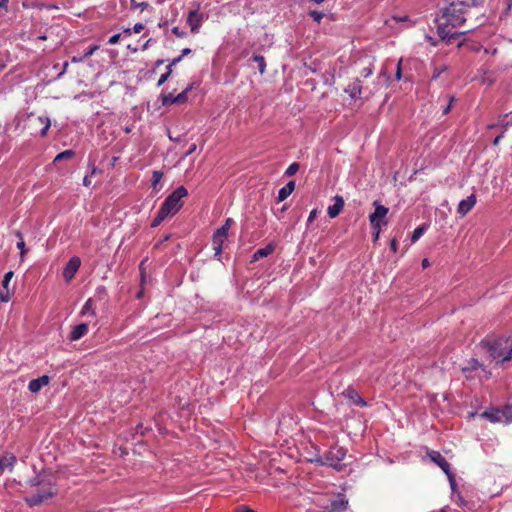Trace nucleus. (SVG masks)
Returning a JSON list of instances; mask_svg holds the SVG:
<instances>
[{
	"mask_svg": "<svg viewBox=\"0 0 512 512\" xmlns=\"http://www.w3.org/2000/svg\"><path fill=\"white\" fill-rule=\"evenodd\" d=\"M299 167H300L299 163H297V162L291 163L288 166V168L286 169L285 175L286 176H293L294 174H296L298 172Z\"/></svg>",
	"mask_w": 512,
	"mask_h": 512,
	"instance_id": "nucleus-31",
	"label": "nucleus"
},
{
	"mask_svg": "<svg viewBox=\"0 0 512 512\" xmlns=\"http://www.w3.org/2000/svg\"><path fill=\"white\" fill-rule=\"evenodd\" d=\"M344 207V200L341 196L334 197V204L328 207L327 213L330 218L337 217Z\"/></svg>",
	"mask_w": 512,
	"mask_h": 512,
	"instance_id": "nucleus-20",
	"label": "nucleus"
},
{
	"mask_svg": "<svg viewBox=\"0 0 512 512\" xmlns=\"http://www.w3.org/2000/svg\"><path fill=\"white\" fill-rule=\"evenodd\" d=\"M172 73L171 65L167 66V72L162 74L158 80L157 86H162Z\"/></svg>",
	"mask_w": 512,
	"mask_h": 512,
	"instance_id": "nucleus-34",
	"label": "nucleus"
},
{
	"mask_svg": "<svg viewBox=\"0 0 512 512\" xmlns=\"http://www.w3.org/2000/svg\"><path fill=\"white\" fill-rule=\"evenodd\" d=\"M476 204V196L474 194H471L466 199H463L459 202L457 207V212L461 216H465L468 212L472 210V208Z\"/></svg>",
	"mask_w": 512,
	"mask_h": 512,
	"instance_id": "nucleus-16",
	"label": "nucleus"
},
{
	"mask_svg": "<svg viewBox=\"0 0 512 512\" xmlns=\"http://www.w3.org/2000/svg\"><path fill=\"white\" fill-rule=\"evenodd\" d=\"M373 72V69L371 66H368V67H364L361 71H360V75L364 78H367L369 77Z\"/></svg>",
	"mask_w": 512,
	"mask_h": 512,
	"instance_id": "nucleus-40",
	"label": "nucleus"
},
{
	"mask_svg": "<svg viewBox=\"0 0 512 512\" xmlns=\"http://www.w3.org/2000/svg\"><path fill=\"white\" fill-rule=\"evenodd\" d=\"M496 127H500V126H499V121H498L497 123L489 124V125L487 126V128H488V129H494V128H496Z\"/></svg>",
	"mask_w": 512,
	"mask_h": 512,
	"instance_id": "nucleus-62",
	"label": "nucleus"
},
{
	"mask_svg": "<svg viewBox=\"0 0 512 512\" xmlns=\"http://www.w3.org/2000/svg\"><path fill=\"white\" fill-rule=\"evenodd\" d=\"M90 313L92 316H95L96 313H95V309H94V302L91 298H89L85 304L83 305L82 309H81V314L82 315H86Z\"/></svg>",
	"mask_w": 512,
	"mask_h": 512,
	"instance_id": "nucleus-26",
	"label": "nucleus"
},
{
	"mask_svg": "<svg viewBox=\"0 0 512 512\" xmlns=\"http://www.w3.org/2000/svg\"><path fill=\"white\" fill-rule=\"evenodd\" d=\"M372 229H373V242H377L380 237L382 228H372Z\"/></svg>",
	"mask_w": 512,
	"mask_h": 512,
	"instance_id": "nucleus-43",
	"label": "nucleus"
},
{
	"mask_svg": "<svg viewBox=\"0 0 512 512\" xmlns=\"http://www.w3.org/2000/svg\"><path fill=\"white\" fill-rule=\"evenodd\" d=\"M509 341V338L503 336L486 337L481 340L480 346L496 361V365L502 366L505 362L509 361L504 359L509 349Z\"/></svg>",
	"mask_w": 512,
	"mask_h": 512,
	"instance_id": "nucleus-3",
	"label": "nucleus"
},
{
	"mask_svg": "<svg viewBox=\"0 0 512 512\" xmlns=\"http://www.w3.org/2000/svg\"><path fill=\"white\" fill-rule=\"evenodd\" d=\"M87 333H88V324L80 323L72 328L68 339L70 341H76V340L81 339Z\"/></svg>",
	"mask_w": 512,
	"mask_h": 512,
	"instance_id": "nucleus-19",
	"label": "nucleus"
},
{
	"mask_svg": "<svg viewBox=\"0 0 512 512\" xmlns=\"http://www.w3.org/2000/svg\"><path fill=\"white\" fill-rule=\"evenodd\" d=\"M373 206L375 208L374 212L369 215L371 228H382L383 226H386L388 223L387 214L389 209L382 205L378 200L373 202Z\"/></svg>",
	"mask_w": 512,
	"mask_h": 512,
	"instance_id": "nucleus-6",
	"label": "nucleus"
},
{
	"mask_svg": "<svg viewBox=\"0 0 512 512\" xmlns=\"http://www.w3.org/2000/svg\"><path fill=\"white\" fill-rule=\"evenodd\" d=\"M27 126L32 135H40L43 137L47 134V131L51 126V121L46 116H35L34 114H31L28 116Z\"/></svg>",
	"mask_w": 512,
	"mask_h": 512,
	"instance_id": "nucleus-5",
	"label": "nucleus"
},
{
	"mask_svg": "<svg viewBox=\"0 0 512 512\" xmlns=\"http://www.w3.org/2000/svg\"><path fill=\"white\" fill-rule=\"evenodd\" d=\"M392 20L396 21V22H404V21H408V16H393L392 17Z\"/></svg>",
	"mask_w": 512,
	"mask_h": 512,
	"instance_id": "nucleus-51",
	"label": "nucleus"
},
{
	"mask_svg": "<svg viewBox=\"0 0 512 512\" xmlns=\"http://www.w3.org/2000/svg\"><path fill=\"white\" fill-rule=\"evenodd\" d=\"M224 244V226L219 227L212 238V245L215 251V256H218V260L221 261L222 247Z\"/></svg>",
	"mask_w": 512,
	"mask_h": 512,
	"instance_id": "nucleus-15",
	"label": "nucleus"
},
{
	"mask_svg": "<svg viewBox=\"0 0 512 512\" xmlns=\"http://www.w3.org/2000/svg\"><path fill=\"white\" fill-rule=\"evenodd\" d=\"M503 134H504V133L502 132L501 134H499L498 136H496V137H495V139H494V141H493V144H494L495 146H497V145L500 143L501 139L503 138Z\"/></svg>",
	"mask_w": 512,
	"mask_h": 512,
	"instance_id": "nucleus-57",
	"label": "nucleus"
},
{
	"mask_svg": "<svg viewBox=\"0 0 512 512\" xmlns=\"http://www.w3.org/2000/svg\"><path fill=\"white\" fill-rule=\"evenodd\" d=\"M499 126L503 129V133L512 126V117L510 114H505L499 117Z\"/></svg>",
	"mask_w": 512,
	"mask_h": 512,
	"instance_id": "nucleus-25",
	"label": "nucleus"
},
{
	"mask_svg": "<svg viewBox=\"0 0 512 512\" xmlns=\"http://www.w3.org/2000/svg\"><path fill=\"white\" fill-rule=\"evenodd\" d=\"M188 194L184 186L177 187L162 203L156 217L151 223V227L159 226L167 217L175 215L183 206L182 198Z\"/></svg>",
	"mask_w": 512,
	"mask_h": 512,
	"instance_id": "nucleus-2",
	"label": "nucleus"
},
{
	"mask_svg": "<svg viewBox=\"0 0 512 512\" xmlns=\"http://www.w3.org/2000/svg\"><path fill=\"white\" fill-rule=\"evenodd\" d=\"M172 33L175 34L179 38H183L186 35L185 32L179 31L178 27H173Z\"/></svg>",
	"mask_w": 512,
	"mask_h": 512,
	"instance_id": "nucleus-47",
	"label": "nucleus"
},
{
	"mask_svg": "<svg viewBox=\"0 0 512 512\" xmlns=\"http://www.w3.org/2000/svg\"><path fill=\"white\" fill-rule=\"evenodd\" d=\"M453 101H454V97H450L448 105L443 109V113H442L443 115H447L450 112L451 105H452Z\"/></svg>",
	"mask_w": 512,
	"mask_h": 512,
	"instance_id": "nucleus-44",
	"label": "nucleus"
},
{
	"mask_svg": "<svg viewBox=\"0 0 512 512\" xmlns=\"http://www.w3.org/2000/svg\"><path fill=\"white\" fill-rule=\"evenodd\" d=\"M56 494V489L52 486L38 490L27 498L30 506L39 505Z\"/></svg>",
	"mask_w": 512,
	"mask_h": 512,
	"instance_id": "nucleus-8",
	"label": "nucleus"
},
{
	"mask_svg": "<svg viewBox=\"0 0 512 512\" xmlns=\"http://www.w3.org/2000/svg\"><path fill=\"white\" fill-rule=\"evenodd\" d=\"M17 248L20 249V257H21V260H23L24 258V255L27 253V249L25 247V242L23 239H21L18 243H17Z\"/></svg>",
	"mask_w": 512,
	"mask_h": 512,
	"instance_id": "nucleus-39",
	"label": "nucleus"
},
{
	"mask_svg": "<svg viewBox=\"0 0 512 512\" xmlns=\"http://www.w3.org/2000/svg\"><path fill=\"white\" fill-rule=\"evenodd\" d=\"M97 172H98V169L95 167V165H92L91 176L95 175Z\"/></svg>",
	"mask_w": 512,
	"mask_h": 512,
	"instance_id": "nucleus-63",
	"label": "nucleus"
},
{
	"mask_svg": "<svg viewBox=\"0 0 512 512\" xmlns=\"http://www.w3.org/2000/svg\"><path fill=\"white\" fill-rule=\"evenodd\" d=\"M275 250V245L273 243H269L263 248L257 249L252 257V261H258L261 258L267 257L272 254Z\"/></svg>",
	"mask_w": 512,
	"mask_h": 512,
	"instance_id": "nucleus-22",
	"label": "nucleus"
},
{
	"mask_svg": "<svg viewBox=\"0 0 512 512\" xmlns=\"http://www.w3.org/2000/svg\"><path fill=\"white\" fill-rule=\"evenodd\" d=\"M15 235L19 238V240L23 239V235L20 231H16Z\"/></svg>",
	"mask_w": 512,
	"mask_h": 512,
	"instance_id": "nucleus-64",
	"label": "nucleus"
},
{
	"mask_svg": "<svg viewBox=\"0 0 512 512\" xmlns=\"http://www.w3.org/2000/svg\"><path fill=\"white\" fill-rule=\"evenodd\" d=\"M316 215H317V210L316 209L312 210L310 212V214H309V217H308V223L313 222V220L315 219Z\"/></svg>",
	"mask_w": 512,
	"mask_h": 512,
	"instance_id": "nucleus-52",
	"label": "nucleus"
},
{
	"mask_svg": "<svg viewBox=\"0 0 512 512\" xmlns=\"http://www.w3.org/2000/svg\"><path fill=\"white\" fill-rule=\"evenodd\" d=\"M233 512H255L253 509L249 508L248 506L241 505L235 508Z\"/></svg>",
	"mask_w": 512,
	"mask_h": 512,
	"instance_id": "nucleus-41",
	"label": "nucleus"
},
{
	"mask_svg": "<svg viewBox=\"0 0 512 512\" xmlns=\"http://www.w3.org/2000/svg\"><path fill=\"white\" fill-rule=\"evenodd\" d=\"M83 185L88 187L91 185V176L86 175L83 179Z\"/></svg>",
	"mask_w": 512,
	"mask_h": 512,
	"instance_id": "nucleus-56",
	"label": "nucleus"
},
{
	"mask_svg": "<svg viewBox=\"0 0 512 512\" xmlns=\"http://www.w3.org/2000/svg\"><path fill=\"white\" fill-rule=\"evenodd\" d=\"M189 53H191V49L185 48L182 50L181 56L183 57L185 55H188Z\"/></svg>",
	"mask_w": 512,
	"mask_h": 512,
	"instance_id": "nucleus-61",
	"label": "nucleus"
},
{
	"mask_svg": "<svg viewBox=\"0 0 512 512\" xmlns=\"http://www.w3.org/2000/svg\"><path fill=\"white\" fill-rule=\"evenodd\" d=\"M505 360H512V343H509V349L507 350V356Z\"/></svg>",
	"mask_w": 512,
	"mask_h": 512,
	"instance_id": "nucleus-53",
	"label": "nucleus"
},
{
	"mask_svg": "<svg viewBox=\"0 0 512 512\" xmlns=\"http://www.w3.org/2000/svg\"><path fill=\"white\" fill-rule=\"evenodd\" d=\"M481 417L488 419L492 423L501 422L502 420V410L498 408H491L489 410L484 411L481 414Z\"/></svg>",
	"mask_w": 512,
	"mask_h": 512,
	"instance_id": "nucleus-21",
	"label": "nucleus"
},
{
	"mask_svg": "<svg viewBox=\"0 0 512 512\" xmlns=\"http://www.w3.org/2000/svg\"><path fill=\"white\" fill-rule=\"evenodd\" d=\"M50 382V377L43 375L37 379H33L28 384V389L32 393H38L44 386H47Z\"/></svg>",
	"mask_w": 512,
	"mask_h": 512,
	"instance_id": "nucleus-18",
	"label": "nucleus"
},
{
	"mask_svg": "<svg viewBox=\"0 0 512 512\" xmlns=\"http://www.w3.org/2000/svg\"><path fill=\"white\" fill-rule=\"evenodd\" d=\"M143 29H144V24H142V23H136V24L133 26V31H134L135 33H140Z\"/></svg>",
	"mask_w": 512,
	"mask_h": 512,
	"instance_id": "nucleus-49",
	"label": "nucleus"
},
{
	"mask_svg": "<svg viewBox=\"0 0 512 512\" xmlns=\"http://www.w3.org/2000/svg\"><path fill=\"white\" fill-rule=\"evenodd\" d=\"M181 59H182V56L180 55L179 57L173 59L169 65H171V67H172V66L176 65L177 63H179L181 61Z\"/></svg>",
	"mask_w": 512,
	"mask_h": 512,
	"instance_id": "nucleus-59",
	"label": "nucleus"
},
{
	"mask_svg": "<svg viewBox=\"0 0 512 512\" xmlns=\"http://www.w3.org/2000/svg\"><path fill=\"white\" fill-rule=\"evenodd\" d=\"M189 90H190V87H187L185 90H183L177 96H175V103H177V104L185 103L187 101V92Z\"/></svg>",
	"mask_w": 512,
	"mask_h": 512,
	"instance_id": "nucleus-32",
	"label": "nucleus"
},
{
	"mask_svg": "<svg viewBox=\"0 0 512 512\" xmlns=\"http://www.w3.org/2000/svg\"><path fill=\"white\" fill-rule=\"evenodd\" d=\"M203 21V15L199 13L197 10H192L189 12L187 17V23L191 29V32H195L201 25Z\"/></svg>",
	"mask_w": 512,
	"mask_h": 512,
	"instance_id": "nucleus-17",
	"label": "nucleus"
},
{
	"mask_svg": "<svg viewBox=\"0 0 512 512\" xmlns=\"http://www.w3.org/2000/svg\"><path fill=\"white\" fill-rule=\"evenodd\" d=\"M348 508V499L342 494L338 493L333 499L329 501V504L323 507L327 512H344Z\"/></svg>",
	"mask_w": 512,
	"mask_h": 512,
	"instance_id": "nucleus-9",
	"label": "nucleus"
},
{
	"mask_svg": "<svg viewBox=\"0 0 512 512\" xmlns=\"http://www.w3.org/2000/svg\"><path fill=\"white\" fill-rule=\"evenodd\" d=\"M346 454L347 450L345 448L335 445L326 451L318 462L322 465L330 466L337 471H341L345 467V464H342L341 461L344 460Z\"/></svg>",
	"mask_w": 512,
	"mask_h": 512,
	"instance_id": "nucleus-4",
	"label": "nucleus"
},
{
	"mask_svg": "<svg viewBox=\"0 0 512 512\" xmlns=\"http://www.w3.org/2000/svg\"><path fill=\"white\" fill-rule=\"evenodd\" d=\"M478 369H481L485 373V376L487 379L490 378L491 372L487 371L485 369V367L475 358H471L467 362V365H465L461 368V371L465 374V377L467 380H471L474 378V376L472 375V372H474Z\"/></svg>",
	"mask_w": 512,
	"mask_h": 512,
	"instance_id": "nucleus-10",
	"label": "nucleus"
},
{
	"mask_svg": "<svg viewBox=\"0 0 512 512\" xmlns=\"http://www.w3.org/2000/svg\"><path fill=\"white\" fill-rule=\"evenodd\" d=\"M163 177V173L160 172V171H153L152 173V186L155 188L157 186V184L159 183V181L162 179Z\"/></svg>",
	"mask_w": 512,
	"mask_h": 512,
	"instance_id": "nucleus-35",
	"label": "nucleus"
},
{
	"mask_svg": "<svg viewBox=\"0 0 512 512\" xmlns=\"http://www.w3.org/2000/svg\"><path fill=\"white\" fill-rule=\"evenodd\" d=\"M197 149V146L195 143L191 144L190 147L188 148V150L185 152V156H189L191 155L192 153H194Z\"/></svg>",
	"mask_w": 512,
	"mask_h": 512,
	"instance_id": "nucleus-50",
	"label": "nucleus"
},
{
	"mask_svg": "<svg viewBox=\"0 0 512 512\" xmlns=\"http://www.w3.org/2000/svg\"><path fill=\"white\" fill-rule=\"evenodd\" d=\"M390 247H391V249L393 250V252H396V251H397V248H398V242H397V240H396V239H392V240H391Z\"/></svg>",
	"mask_w": 512,
	"mask_h": 512,
	"instance_id": "nucleus-54",
	"label": "nucleus"
},
{
	"mask_svg": "<svg viewBox=\"0 0 512 512\" xmlns=\"http://www.w3.org/2000/svg\"><path fill=\"white\" fill-rule=\"evenodd\" d=\"M68 66L69 63L67 61L63 63V68L62 71L58 74V78H60L62 75L66 73Z\"/></svg>",
	"mask_w": 512,
	"mask_h": 512,
	"instance_id": "nucleus-55",
	"label": "nucleus"
},
{
	"mask_svg": "<svg viewBox=\"0 0 512 512\" xmlns=\"http://www.w3.org/2000/svg\"><path fill=\"white\" fill-rule=\"evenodd\" d=\"M8 1L9 0H0V8L1 9H7V5H8Z\"/></svg>",
	"mask_w": 512,
	"mask_h": 512,
	"instance_id": "nucleus-58",
	"label": "nucleus"
},
{
	"mask_svg": "<svg viewBox=\"0 0 512 512\" xmlns=\"http://www.w3.org/2000/svg\"><path fill=\"white\" fill-rule=\"evenodd\" d=\"M429 456H430L431 460L434 463H436L443 470V472L448 476V478L450 480L451 488H452V490H454L456 483L454 480L453 473L450 472V464L448 463V461L440 454V452H437V451H432L431 453H429Z\"/></svg>",
	"mask_w": 512,
	"mask_h": 512,
	"instance_id": "nucleus-7",
	"label": "nucleus"
},
{
	"mask_svg": "<svg viewBox=\"0 0 512 512\" xmlns=\"http://www.w3.org/2000/svg\"><path fill=\"white\" fill-rule=\"evenodd\" d=\"M80 265L81 260L79 257L73 256L69 259L63 269V278L66 282H70L74 278L76 272L80 268Z\"/></svg>",
	"mask_w": 512,
	"mask_h": 512,
	"instance_id": "nucleus-11",
	"label": "nucleus"
},
{
	"mask_svg": "<svg viewBox=\"0 0 512 512\" xmlns=\"http://www.w3.org/2000/svg\"><path fill=\"white\" fill-rule=\"evenodd\" d=\"M427 229V225L426 224H423L421 226H418L414 231H413V234L411 236V242L412 243H415L416 241H418L420 239V237L424 234V232L426 231Z\"/></svg>",
	"mask_w": 512,
	"mask_h": 512,
	"instance_id": "nucleus-28",
	"label": "nucleus"
},
{
	"mask_svg": "<svg viewBox=\"0 0 512 512\" xmlns=\"http://www.w3.org/2000/svg\"><path fill=\"white\" fill-rule=\"evenodd\" d=\"M14 276L13 271H8L2 280V288L0 289V301L1 302H8L11 298V294L13 290L9 288V284L11 279Z\"/></svg>",
	"mask_w": 512,
	"mask_h": 512,
	"instance_id": "nucleus-14",
	"label": "nucleus"
},
{
	"mask_svg": "<svg viewBox=\"0 0 512 512\" xmlns=\"http://www.w3.org/2000/svg\"><path fill=\"white\" fill-rule=\"evenodd\" d=\"M251 60L255 63H257L258 70L261 75L265 73L266 69V62L263 56L260 55H254Z\"/></svg>",
	"mask_w": 512,
	"mask_h": 512,
	"instance_id": "nucleus-27",
	"label": "nucleus"
},
{
	"mask_svg": "<svg viewBox=\"0 0 512 512\" xmlns=\"http://www.w3.org/2000/svg\"><path fill=\"white\" fill-rule=\"evenodd\" d=\"M231 478L233 480H240L242 478V473L237 469L231 473Z\"/></svg>",
	"mask_w": 512,
	"mask_h": 512,
	"instance_id": "nucleus-48",
	"label": "nucleus"
},
{
	"mask_svg": "<svg viewBox=\"0 0 512 512\" xmlns=\"http://www.w3.org/2000/svg\"><path fill=\"white\" fill-rule=\"evenodd\" d=\"M502 415L505 418L506 422H512V405H507L502 409Z\"/></svg>",
	"mask_w": 512,
	"mask_h": 512,
	"instance_id": "nucleus-30",
	"label": "nucleus"
},
{
	"mask_svg": "<svg viewBox=\"0 0 512 512\" xmlns=\"http://www.w3.org/2000/svg\"><path fill=\"white\" fill-rule=\"evenodd\" d=\"M401 63H402V60H399V62L397 64V70H396V75H395L397 80H400L402 77Z\"/></svg>",
	"mask_w": 512,
	"mask_h": 512,
	"instance_id": "nucleus-46",
	"label": "nucleus"
},
{
	"mask_svg": "<svg viewBox=\"0 0 512 512\" xmlns=\"http://www.w3.org/2000/svg\"><path fill=\"white\" fill-rule=\"evenodd\" d=\"M309 15L313 18V20L317 23H320L323 19V13L319 11L312 10L309 12Z\"/></svg>",
	"mask_w": 512,
	"mask_h": 512,
	"instance_id": "nucleus-38",
	"label": "nucleus"
},
{
	"mask_svg": "<svg viewBox=\"0 0 512 512\" xmlns=\"http://www.w3.org/2000/svg\"><path fill=\"white\" fill-rule=\"evenodd\" d=\"M130 4H131V8L132 9H141V10L146 9L149 6V4L147 2H140L139 3L136 0H131Z\"/></svg>",
	"mask_w": 512,
	"mask_h": 512,
	"instance_id": "nucleus-36",
	"label": "nucleus"
},
{
	"mask_svg": "<svg viewBox=\"0 0 512 512\" xmlns=\"http://www.w3.org/2000/svg\"><path fill=\"white\" fill-rule=\"evenodd\" d=\"M75 155L73 150H65L61 153H59L54 161L64 160V159H71Z\"/></svg>",
	"mask_w": 512,
	"mask_h": 512,
	"instance_id": "nucleus-29",
	"label": "nucleus"
},
{
	"mask_svg": "<svg viewBox=\"0 0 512 512\" xmlns=\"http://www.w3.org/2000/svg\"><path fill=\"white\" fill-rule=\"evenodd\" d=\"M99 49V45H91L84 53V56H73L71 58L72 63L84 62L88 57L92 56Z\"/></svg>",
	"mask_w": 512,
	"mask_h": 512,
	"instance_id": "nucleus-24",
	"label": "nucleus"
},
{
	"mask_svg": "<svg viewBox=\"0 0 512 512\" xmlns=\"http://www.w3.org/2000/svg\"><path fill=\"white\" fill-rule=\"evenodd\" d=\"M421 265L423 268H427L430 265L429 260L427 258L423 259Z\"/></svg>",
	"mask_w": 512,
	"mask_h": 512,
	"instance_id": "nucleus-60",
	"label": "nucleus"
},
{
	"mask_svg": "<svg viewBox=\"0 0 512 512\" xmlns=\"http://www.w3.org/2000/svg\"><path fill=\"white\" fill-rule=\"evenodd\" d=\"M284 187H285L286 190L289 191L290 194H292V192L295 189V182L294 181H289Z\"/></svg>",
	"mask_w": 512,
	"mask_h": 512,
	"instance_id": "nucleus-45",
	"label": "nucleus"
},
{
	"mask_svg": "<svg viewBox=\"0 0 512 512\" xmlns=\"http://www.w3.org/2000/svg\"><path fill=\"white\" fill-rule=\"evenodd\" d=\"M17 462V458L12 453H7L4 456H0V471L6 468L12 469Z\"/></svg>",
	"mask_w": 512,
	"mask_h": 512,
	"instance_id": "nucleus-23",
	"label": "nucleus"
},
{
	"mask_svg": "<svg viewBox=\"0 0 512 512\" xmlns=\"http://www.w3.org/2000/svg\"><path fill=\"white\" fill-rule=\"evenodd\" d=\"M162 104L164 106L175 104V96L172 93H167L162 96Z\"/></svg>",
	"mask_w": 512,
	"mask_h": 512,
	"instance_id": "nucleus-33",
	"label": "nucleus"
},
{
	"mask_svg": "<svg viewBox=\"0 0 512 512\" xmlns=\"http://www.w3.org/2000/svg\"><path fill=\"white\" fill-rule=\"evenodd\" d=\"M121 34H115L109 38L108 43L111 45H115L119 42Z\"/></svg>",
	"mask_w": 512,
	"mask_h": 512,
	"instance_id": "nucleus-42",
	"label": "nucleus"
},
{
	"mask_svg": "<svg viewBox=\"0 0 512 512\" xmlns=\"http://www.w3.org/2000/svg\"><path fill=\"white\" fill-rule=\"evenodd\" d=\"M291 194L289 193L288 190L285 189V187H282L279 192H278V202H282L284 201L285 199H287Z\"/></svg>",
	"mask_w": 512,
	"mask_h": 512,
	"instance_id": "nucleus-37",
	"label": "nucleus"
},
{
	"mask_svg": "<svg viewBox=\"0 0 512 512\" xmlns=\"http://www.w3.org/2000/svg\"><path fill=\"white\" fill-rule=\"evenodd\" d=\"M479 5L477 0H457L451 2L442 11L440 23L437 28L442 40L457 39L465 32H453L451 28L461 27L470 17L471 8Z\"/></svg>",
	"mask_w": 512,
	"mask_h": 512,
	"instance_id": "nucleus-1",
	"label": "nucleus"
},
{
	"mask_svg": "<svg viewBox=\"0 0 512 512\" xmlns=\"http://www.w3.org/2000/svg\"><path fill=\"white\" fill-rule=\"evenodd\" d=\"M345 92L349 94L350 98L353 100L362 99L365 97L363 95L362 83L359 78H356L351 83H349L345 88Z\"/></svg>",
	"mask_w": 512,
	"mask_h": 512,
	"instance_id": "nucleus-13",
	"label": "nucleus"
},
{
	"mask_svg": "<svg viewBox=\"0 0 512 512\" xmlns=\"http://www.w3.org/2000/svg\"><path fill=\"white\" fill-rule=\"evenodd\" d=\"M342 395L353 405L360 407L368 406L367 402L360 396V394L353 387L349 386L348 388H346L342 392Z\"/></svg>",
	"mask_w": 512,
	"mask_h": 512,
	"instance_id": "nucleus-12",
	"label": "nucleus"
}]
</instances>
